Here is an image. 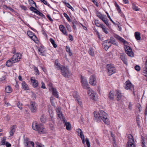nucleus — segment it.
Returning <instances> with one entry per match:
<instances>
[{
    "instance_id": "nucleus-15",
    "label": "nucleus",
    "mask_w": 147,
    "mask_h": 147,
    "mask_svg": "<svg viewBox=\"0 0 147 147\" xmlns=\"http://www.w3.org/2000/svg\"><path fill=\"white\" fill-rule=\"evenodd\" d=\"M120 58L123 61V63L127 65L128 63L127 62V60L125 57V55L124 53H122L120 54Z\"/></svg>"
},
{
    "instance_id": "nucleus-62",
    "label": "nucleus",
    "mask_w": 147,
    "mask_h": 147,
    "mask_svg": "<svg viewBox=\"0 0 147 147\" xmlns=\"http://www.w3.org/2000/svg\"><path fill=\"white\" fill-rule=\"evenodd\" d=\"M47 17L48 19L51 22H52L53 21V20L51 18L49 15H47Z\"/></svg>"
},
{
    "instance_id": "nucleus-29",
    "label": "nucleus",
    "mask_w": 147,
    "mask_h": 147,
    "mask_svg": "<svg viewBox=\"0 0 147 147\" xmlns=\"http://www.w3.org/2000/svg\"><path fill=\"white\" fill-rule=\"evenodd\" d=\"M134 35L136 39L138 40H139L141 39V37L140 36V34L138 32H135Z\"/></svg>"
},
{
    "instance_id": "nucleus-56",
    "label": "nucleus",
    "mask_w": 147,
    "mask_h": 147,
    "mask_svg": "<svg viewBox=\"0 0 147 147\" xmlns=\"http://www.w3.org/2000/svg\"><path fill=\"white\" fill-rule=\"evenodd\" d=\"M66 27L67 30L69 32H71V29L70 26L69 24L66 25Z\"/></svg>"
},
{
    "instance_id": "nucleus-53",
    "label": "nucleus",
    "mask_w": 147,
    "mask_h": 147,
    "mask_svg": "<svg viewBox=\"0 0 147 147\" xmlns=\"http://www.w3.org/2000/svg\"><path fill=\"white\" fill-rule=\"evenodd\" d=\"M66 6L69 8L71 9L72 11L74 10V8L70 5L69 3H66Z\"/></svg>"
},
{
    "instance_id": "nucleus-16",
    "label": "nucleus",
    "mask_w": 147,
    "mask_h": 147,
    "mask_svg": "<svg viewBox=\"0 0 147 147\" xmlns=\"http://www.w3.org/2000/svg\"><path fill=\"white\" fill-rule=\"evenodd\" d=\"M100 19L107 26H109V24L108 23L107 18L105 15L103 14Z\"/></svg>"
},
{
    "instance_id": "nucleus-28",
    "label": "nucleus",
    "mask_w": 147,
    "mask_h": 147,
    "mask_svg": "<svg viewBox=\"0 0 147 147\" xmlns=\"http://www.w3.org/2000/svg\"><path fill=\"white\" fill-rule=\"evenodd\" d=\"M72 23V27L75 30H76L77 28L76 26L78 24V22L77 21L76 19H74L73 20Z\"/></svg>"
},
{
    "instance_id": "nucleus-46",
    "label": "nucleus",
    "mask_w": 147,
    "mask_h": 147,
    "mask_svg": "<svg viewBox=\"0 0 147 147\" xmlns=\"http://www.w3.org/2000/svg\"><path fill=\"white\" fill-rule=\"evenodd\" d=\"M115 6L116 7V9L119 13H121V9L119 5L116 3L115 4Z\"/></svg>"
},
{
    "instance_id": "nucleus-55",
    "label": "nucleus",
    "mask_w": 147,
    "mask_h": 147,
    "mask_svg": "<svg viewBox=\"0 0 147 147\" xmlns=\"http://www.w3.org/2000/svg\"><path fill=\"white\" fill-rule=\"evenodd\" d=\"M30 9L31 11H33L35 13V12H36L37 11V9H36L35 7L31 6L30 8Z\"/></svg>"
},
{
    "instance_id": "nucleus-36",
    "label": "nucleus",
    "mask_w": 147,
    "mask_h": 147,
    "mask_svg": "<svg viewBox=\"0 0 147 147\" xmlns=\"http://www.w3.org/2000/svg\"><path fill=\"white\" fill-rule=\"evenodd\" d=\"M109 98L111 100H113L114 98L113 91H111L109 95Z\"/></svg>"
},
{
    "instance_id": "nucleus-27",
    "label": "nucleus",
    "mask_w": 147,
    "mask_h": 147,
    "mask_svg": "<svg viewBox=\"0 0 147 147\" xmlns=\"http://www.w3.org/2000/svg\"><path fill=\"white\" fill-rule=\"evenodd\" d=\"M22 88L25 90H29V87L25 81H23L22 83Z\"/></svg>"
},
{
    "instance_id": "nucleus-18",
    "label": "nucleus",
    "mask_w": 147,
    "mask_h": 147,
    "mask_svg": "<svg viewBox=\"0 0 147 147\" xmlns=\"http://www.w3.org/2000/svg\"><path fill=\"white\" fill-rule=\"evenodd\" d=\"M45 48L43 46H41L38 49V54L39 55H44L45 51Z\"/></svg>"
},
{
    "instance_id": "nucleus-23",
    "label": "nucleus",
    "mask_w": 147,
    "mask_h": 147,
    "mask_svg": "<svg viewBox=\"0 0 147 147\" xmlns=\"http://www.w3.org/2000/svg\"><path fill=\"white\" fill-rule=\"evenodd\" d=\"M15 63V62L13 59H12V58H11L6 61V65L7 66L10 67L12 65L13 63Z\"/></svg>"
},
{
    "instance_id": "nucleus-33",
    "label": "nucleus",
    "mask_w": 147,
    "mask_h": 147,
    "mask_svg": "<svg viewBox=\"0 0 147 147\" xmlns=\"http://www.w3.org/2000/svg\"><path fill=\"white\" fill-rule=\"evenodd\" d=\"M102 43H103L104 45H107V46L109 47H111V45L110 42L108 40H106L103 41L102 42Z\"/></svg>"
},
{
    "instance_id": "nucleus-21",
    "label": "nucleus",
    "mask_w": 147,
    "mask_h": 147,
    "mask_svg": "<svg viewBox=\"0 0 147 147\" xmlns=\"http://www.w3.org/2000/svg\"><path fill=\"white\" fill-rule=\"evenodd\" d=\"M16 125H13L10 127V130L9 132L10 136H12L13 135L16 130Z\"/></svg>"
},
{
    "instance_id": "nucleus-17",
    "label": "nucleus",
    "mask_w": 147,
    "mask_h": 147,
    "mask_svg": "<svg viewBox=\"0 0 147 147\" xmlns=\"http://www.w3.org/2000/svg\"><path fill=\"white\" fill-rule=\"evenodd\" d=\"M31 83L32 84V85L34 87H36L38 84V81L36 80L34 77H31L30 78Z\"/></svg>"
},
{
    "instance_id": "nucleus-38",
    "label": "nucleus",
    "mask_w": 147,
    "mask_h": 147,
    "mask_svg": "<svg viewBox=\"0 0 147 147\" xmlns=\"http://www.w3.org/2000/svg\"><path fill=\"white\" fill-rule=\"evenodd\" d=\"M89 54L91 56H93L94 55V52L93 49L92 48H90L89 50Z\"/></svg>"
},
{
    "instance_id": "nucleus-40",
    "label": "nucleus",
    "mask_w": 147,
    "mask_h": 147,
    "mask_svg": "<svg viewBox=\"0 0 147 147\" xmlns=\"http://www.w3.org/2000/svg\"><path fill=\"white\" fill-rule=\"evenodd\" d=\"M136 121L137 123V124L138 127L140 128V118L138 116H137L136 117Z\"/></svg>"
},
{
    "instance_id": "nucleus-26",
    "label": "nucleus",
    "mask_w": 147,
    "mask_h": 147,
    "mask_svg": "<svg viewBox=\"0 0 147 147\" xmlns=\"http://www.w3.org/2000/svg\"><path fill=\"white\" fill-rule=\"evenodd\" d=\"M54 65L55 66V67L57 68L58 70H61L63 68V67L64 66L61 65L59 63H57L56 61Z\"/></svg>"
},
{
    "instance_id": "nucleus-7",
    "label": "nucleus",
    "mask_w": 147,
    "mask_h": 147,
    "mask_svg": "<svg viewBox=\"0 0 147 147\" xmlns=\"http://www.w3.org/2000/svg\"><path fill=\"white\" fill-rule=\"evenodd\" d=\"M57 115L60 119L61 120L65 122V119L62 113V111H61V108L60 107H57L55 109Z\"/></svg>"
},
{
    "instance_id": "nucleus-42",
    "label": "nucleus",
    "mask_w": 147,
    "mask_h": 147,
    "mask_svg": "<svg viewBox=\"0 0 147 147\" xmlns=\"http://www.w3.org/2000/svg\"><path fill=\"white\" fill-rule=\"evenodd\" d=\"M75 100L81 106L82 105V100L80 98H76Z\"/></svg>"
},
{
    "instance_id": "nucleus-57",
    "label": "nucleus",
    "mask_w": 147,
    "mask_h": 147,
    "mask_svg": "<svg viewBox=\"0 0 147 147\" xmlns=\"http://www.w3.org/2000/svg\"><path fill=\"white\" fill-rule=\"evenodd\" d=\"M135 69L137 71H139L140 69V68L139 66L136 65L134 67Z\"/></svg>"
},
{
    "instance_id": "nucleus-25",
    "label": "nucleus",
    "mask_w": 147,
    "mask_h": 147,
    "mask_svg": "<svg viewBox=\"0 0 147 147\" xmlns=\"http://www.w3.org/2000/svg\"><path fill=\"white\" fill-rule=\"evenodd\" d=\"M65 120V122H63L65 123V125L66 126V129L68 130H70L71 129V125L70 123L69 122H67Z\"/></svg>"
},
{
    "instance_id": "nucleus-43",
    "label": "nucleus",
    "mask_w": 147,
    "mask_h": 147,
    "mask_svg": "<svg viewBox=\"0 0 147 147\" xmlns=\"http://www.w3.org/2000/svg\"><path fill=\"white\" fill-rule=\"evenodd\" d=\"M134 56V53L132 51L131 48L129 47V57H133Z\"/></svg>"
},
{
    "instance_id": "nucleus-58",
    "label": "nucleus",
    "mask_w": 147,
    "mask_h": 147,
    "mask_svg": "<svg viewBox=\"0 0 147 147\" xmlns=\"http://www.w3.org/2000/svg\"><path fill=\"white\" fill-rule=\"evenodd\" d=\"M22 105L21 103L20 102H18L17 103V106L21 110H22Z\"/></svg>"
},
{
    "instance_id": "nucleus-30",
    "label": "nucleus",
    "mask_w": 147,
    "mask_h": 147,
    "mask_svg": "<svg viewBox=\"0 0 147 147\" xmlns=\"http://www.w3.org/2000/svg\"><path fill=\"white\" fill-rule=\"evenodd\" d=\"M5 91L6 92L9 93L12 92V89L10 86H8L5 87Z\"/></svg>"
},
{
    "instance_id": "nucleus-20",
    "label": "nucleus",
    "mask_w": 147,
    "mask_h": 147,
    "mask_svg": "<svg viewBox=\"0 0 147 147\" xmlns=\"http://www.w3.org/2000/svg\"><path fill=\"white\" fill-rule=\"evenodd\" d=\"M145 66L143 68L142 74L145 76L147 77V59L145 62Z\"/></svg>"
},
{
    "instance_id": "nucleus-12",
    "label": "nucleus",
    "mask_w": 147,
    "mask_h": 147,
    "mask_svg": "<svg viewBox=\"0 0 147 147\" xmlns=\"http://www.w3.org/2000/svg\"><path fill=\"white\" fill-rule=\"evenodd\" d=\"M129 147H136L133 137L131 134H129Z\"/></svg>"
},
{
    "instance_id": "nucleus-6",
    "label": "nucleus",
    "mask_w": 147,
    "mask_h": 147,
    "mask_svg": "<svg viewBox=\"0 0 147 147\" xmlns=\"http://www.w3.org/2000/svg\"><path fill=\"white\" fill-rule=\"evenodd\" d=\"M81 82L82 84V86L85 89H88L90 87L88 86V84L86 78L84 76H81Z\"/></svg>"
},
{
    "instance_id": "nucleus-3",
    "label": "nucleus",
    "mask_w": 147,
    "mask_h": 147,
    "mask_svg": "<svg viewBox=\"0 0 147 147\" xmlns=\"http://www.w3.org/2000/svg\"><path fill=\"white\" fill-rule=\"evenodd\" d=\"M114 36L118 40L123 43L124 45V48L125 52L129 56V46L127 45H128V42L124 39L117 35L116 34Z\"/></svg>"
},
{
    "instance_id": "nucleus-45",
    "label": "nucleus",
    "mask_w": 147,
    "mask_h": 147,
    "mask_svg": "<svg viewBox=\"0 0 147 147\" xmlns=\"http://www.w3.org/2000/svg\"><path fill=\"white\" fill-rule=\"evenodd\" d=\"M132 7L133 9L135 11H138L139 10V9L138 8V7L137 6H136L134 4H132Z\"/></svg>"
},
{
    "instance_id": "nucleus-47",
    "label": "nucleus",
    "mask_w": 147,
    "mask_h": 147,
    "mask_svg": "<svg viewBox=\"0 0 147 147\" xmlns=\"http://www.w3.org/2000/svg\"><path fill=\"white\" fill-rule=\"evenodd\" d=\"M34 70L35 71V74L36 75H38L39 74V71L38 68L36 67H34Z\"/></svg>"
},
{
    "instance_id": "nucleus-2",
    "label": "nucleus",
    "mask_w": 147,
    "mask_h": 147,
    "mask_svg": "<svg viewBox=\"0 0 147 147\" xmlns=\"http://www.w3.org/2000/svg\"><path fill=\"white\" fill-rule=\"evenodd\" d=\"M32 127L33 129L37 131L39 133H45V128L43 125L40 123H33L32 125Z\"/></svg>"
},
{
    "instance_id": "nucleus-63",
    "label": "nucleus",
    "mask_w": 147,
    "mask_h": 147,
    "mask_svg": "<svg viewBox=\"0 0 147 147\" xmlns=\"http://www.w3.org/2000/svg\"><path fill=\"white\" fill-rule=\"evenodd\" d=\"M30 142H26L24 144L25 145V147H30V145L29 144H30Z\"/></svg>"
},
{
    "instance_id": "nucleus-31",
    "label": "nucleus",
    "mask_w": 147,
    "mask_h": 147,
    "mask_svg": "<svg viewBox=\"0 0 147 147\" xmlns=\"http://www.w3.org/2000/svg\"><path fill=\"white\" fill-rule=\"evenodd\" d=\"M111 43V45L113 44L115 45H117V43L115 40V39L113 37H111L110 38V40H109Z\"/></svg>"
},
{
    "instance_id": "nucleus-51",
    "label": "nucleus",
    "mask_w": 147,
    "mask_h": 147,
    "mask_svg": "<svg viewBox=\"0 0 147 147\" xmlns=\"http://www.w3.org/2000/svg\"><path fill=\"white\" fill-rule=\"evenodd\" d=\"M73 95L74 97L75 98V100L76 98H78L79 97L78 96L77 94V92H74L73 94Z\"/></svg>"
},
{
    "instance_id": "nucleus-1",
    "label": "nucleus",
    "mask_w": 147,
    "mask_h": 147,
    "mask_svg": "<svg viewBox=\"0 0 147 147\" xmlns=\"http://www.w3.org/2000/svg\"><path fill=\"white\" fill-rule=\"evenodd\" d=\"M94 120L97 122H100L102 120L104 123L107 124H109V121L107 117V113L103 110H100L98 112H94Z\"/></svg>"
},
{
    "instance_id": "nucleus-49",
    "label": "nucleus",
    "mask_w": 147,
    "mask_h": 147,
    "mask_svg": "<svg viewBox=\"0 0 147 147\" xmlns=\"http://www.w3.org/2000/svg\"><path fill=\"white\" fill-rule=\"evenodd\" d=\"M6 140V138L5 137H3V139L1 141V144L3 145H5L6 144L5 140Z\"/></svg>"
},
{
    "instance_id": "nucleus-37",
    "label": "nucleus",
    "mask_w": 147,
    "mask_h": 147,
    "mask_svg": "<svg viewBox=\"0 0 147 147\" xmlns=\"http://www.w3.org/2000/svg\"><path fill=\"white\" fill-rule=\"evenodd\" d=\"M124 87L125 89H129V80H127L124 83Z\"/></svg>"
},
{
    "instance_id": "nucleus-4",
    "label": "nucleus",
    "mask_w": 147,
    "mask_h": 147,
    "mask_svg": "<svg viewBox=\"0 0 147 147\" xmlns=\"http://www.w3.org/2000/svg\"><path fill=\"white\" fill-rule=\"evenodd\" d=\"M61 74L63 76L66 78H68L72 75L71 71H69V68L64 66L63 67V68L61 70Z\"/></svg>"
},
{
    "instance_id": "nucleus-44",
    "label": "nucleus",
    "mask_w": 147,
    "mask_h": 147,
    "mask_svg": "<svg viewBox=\"0 0 147 147\" xmlns=\"http://www.w3.org/2000/svg\"><path fill=\"white\" fill-rule=\"evenodd\" d=\"M63 15L69 22L71 21L69 17L68 16L67 14H66L65 13H63Z\"/></svg>"
},
{
    "instance_id": "nucleus-64",
    "label": "nucleus",
    "mask_w": 147,
    "mask_h": 147,
    "mask_svg": "<svg viewBox=\"0 0 147 147\" xmlns=\"http://www.w3.org/2000/svg\"><path fill=\"white\" fill-rule=\"evenodd\" d=\"M5 145H6V147H10L11 146V144L7 142H6V144Z\"/></svg>"
},
{
    "instance_id": "nucleus-59",
    "label": "nucleus",
    "mask_w": 147,
    "mask_h": 147,
    "mask_svg": "<svg viewBox=\"0 0 147 147\" xmlns=\"http://www.w3.org/2000/svg\"><path fill=\"white\" fill-rule=\"evenodd\" d=\"M102 45L103 47H104V49L105 50H107L109 48V47L108 46H107V45H104V44L102 43Z\"/></svg>"
},
{
    "instance_id": "nucleus-32",
    "label": "nucleus",
    "mask_w": 147,
    "mask_h": 147,
    "mask_svg": "<svg viewBox=\"0 0 147 147\" xmlns=\"http://www.w3.org/2000/svg\"><path fill=\"white\" fill-rule=\"evenodd\" d=\"M65 49L66 52L69 54V55L70 56L72 55V53L71 51L70 48L68 46H66L65 47Z\"/></svg>"
},
{
    "instance_id": "nucleus-48",
    "label": "nucleus",
    "mask_w": 147,
    "mask_h": 147,
    "mask_svg": "<svg viewBox=\"0 0 147 147\" xmlns=\"http://www.w3.org/2000/svg\"><path fill=\"white\" fill-rule=\"evenodd\" d=\"M96 16L99 18L100 19L101 17L103 15V14H102L100 12L97 11L96 12Z\"/></svg>"
},
{
    "instance_id": "nucleus-11",
    "label": "nucleus",
    "mask_w": 147,
    "mask_h": 147,
    "mask_svg": "<svg viewBox=\"0 0 147 147\" xmlns=\"http://www.w3.org/2000/svg\"><path fill=\"white\" fill-rule=\"evenodd\" d=\"M89 83L91 85L95 86L96 84V77L94 75L91 76L89 78Z\"/></svg>"
},
{
    "instance_id": "nucleus-34",
    "label": "nucleus",
    "mask_w": 147,
    "mask_h": 147,
    "mask_svg": "<svg viewBox=\"0 0 147 147\" xmlns=\"http://www.w3.org/2000/svg\"><path fill=\"white\" fill-rule=\"evenodd\" d=\"M49 41L52 44L54 48H56L57 47V45L55 44V41L52 38H50L49 39Z\"/></svg>"
},
{
    "instance_id": "nucleus-5",
    "label": "nucleus",
    "mask_w": 147,
    "mask_h": 147,
    "mask_svg": "<svg viewBox=\"0 0 147 147\" xmlns=\"http://www.w3.org/2000/svg\"><path fill=\"white\" fill-rule=\"evenodd\" d=\"M107 72L109 75L111 76L116 72V70L113 65L108 64L107 65Z\"/></svg>"
},
{
    "instance_id": "nucleus-13",
    "label": "nucleus",
    "mask_w": 147,
    "mask_h": 147,
    "mask_svg": "<svg viewBox=\"0 0 147 147\" xmlns=\"http://www.w3.org/2000/svg\"><path fill=\"white\" fill-rule=\"evenodd\" d=\"M77 130V132L78 133V136L81 138L83 144H84L85 143L84 140V137L83 135L82 131L80 129H78Z\"/></svg>"
},
{
    "instance_id": "nucleus-19",
    "label": "nucleus",
    "mask_w": 147,
    "mask_h": 147,
    "mask_svg": "<svg viewBox=\"0 0 147 147\" xmlns=\"http://www.w3.org/2000/svg\"><path fill=\"white\" fill-rule=\"evenodd\" d=\"M59 28L60 30L64 35L67 36V31L65 27L62 25H60L59 26Z\"/></svg>"
},
{
    "instance_id": "nucleus-39",
    "label": "nucleus",
    "mask_w": 147,
    "mask_h": 147,
    "mask_svg": "<svg viewBox=\"0 0 147 147\" xmlns=\"http://www.w3.org/2000/svg\"><path fill=\"white\" fill-rule=\"evenodd\" d=\"M35 13L42 18H45V16L38 10H37L36 12H35Z\"/></svg>"
},
{
    "instance_id": "nucleus-50",
    "label": "nucleus",
    "mask_w": 147,
    "mask_h": 147,
    "mask_svg": "<svg viewBox=\"0 0 147 147\" xmlns=\"http://www.w3.org/2000/svg\"><path fill=\"white\" fill-rule=\"evenodd\" d=\"M130 89L131 90H134V86L129 81V90Z\"/></svg>"
},
{
    "instance_id": "nucleus-8",
    "label": "nucleus",
    "mask_w": 147,
    "mask_h": 147,
    "mask_svg": "<svg viewBox=\"0 0 147 147\" xmlns=\"http://www.w3.org/2000/svg\"><path fill=\"white\" fill-rule=\"evenodd\" d=\"M88 90V93L90 98L93 100H95L97 96L96 93L90 88Z\"/></svg>"
},
{
    "instance_id": "nucleus-14",
    "label": "nucleus",
    "mask_w": 147,
    "mask_h": 147,
    "mask_svg": "<svg viewBox=\"0 0 147 147\" xmlns=\"http://www.w3.org/2000/svg\"><path fill=\"white\" fill-rule=\"evenodd\" d=\"M49 90L52 91L53 95L55 97L57 98H58L59 95L58 94V92L57 91L56 89L53 88L52 86H51L50 87Z\"/></svg>"
},
{
    "instance_id": "nucleus-61",
    "label": "nucleus",
    "mask_w": 147,
    "mask_h": 147,
    "mask_svg": "<svg viewBox=\"0 0 147 147\" xmlns=\"http://www.w3.org/2000/svg\"><path fill=\"white\" fill-rule=\"evenodd\" d=\"M21 8L22 9L25 11H26L27 9V7L24 5H21L20 6Z\"/></svg>"
},
{
    "instance_id": "nucleus-9",
    "label": "nucleus",
    "mask_w": 147,
    "mask_h": 147,
    "mask_svg": "<svg viewBox=\"0 0 147 147\" xmlns=\"http://www.w3.org/2000/svg\"><path fill=\"white\" fill-rule=\"evenodd\" d=\"M29 107L32 112L33 113L36 112V104L35 102H30Z\"/></svg>"
},
{
    "instance_id": "nucleus-24",
    "label": "nucleus",
    "mask_w": 147,
    "mask_h": 147,
    "mask_svg": "<svg viewBox=\"0 0 147 147\" xmlns=\"http://www.w3.org/2000/svg\"><path fill=\"white\" fill-rule=\"evenodd\" d=\"M116 93V96H117V100L118 101L120 100L122 96L121 94L120 91L119 90H116L115 91Z\"/></svg>"
},
{
    "instance_id": "nucleus-52",
    "label": "nucleus",
    "mask_w": 147,
    "mask_h": 147,
    "mask_svg": "<svg viewBox=\"0 0 147 147\" xmlns=\"http://www.w3.org/2000/svg\"><path fill=\"white\" fill-rule=\"evenodd\" d=\"M95 24L98 27H100L101 28L102 26H103V24H100L98 23V22L95 21Z\"/></svg>"
},
{
    "instance_id": "nucleus-35",
    "label": "nucleus",
    "mask_w": 147,
    "mask_h": 147,
    "mask_svg": "<svg viewBox=\"0 0 147 147\" xmlns=\"http://www.w3.org/2000/svg\"><path fill=\"white\" fill-rule=\"evenodd\" d=\"M40 121L42 123H45L46 121V119L44 114L42 115L40 118Z\"/></svg>"
},
{
    "instance_id": "nucleus-60",
    "label": "nucleus",
    "mask_w": 147,
    "mask_h": 147,
    "mask_svg": "<svg viewBox=\"0 0 147 147\" xmlns=\"http://www.w3.org/2000/svg\"><path fill=\"white\" fill-rule=\"evenodd\" d=\"M29 139L28 138H25L24 139V144L26 143V142H29Z\"/></svg>"
},
{
    "instance_id": "nucleus-22",
    "label": "nucleus",
    "mask_w": 147,
    "mask_h": 147,
    "mask_svg": "<svg viewBox=\"0 0 147 147\" xmlns=\"http://www.w3.org/2000/svg\"><path fill=\"white\" fill-rule=\"evenodd\" d=\"M27 34L28 35L32 40H34V38H36V36L31 31H28Z\"/></svg>"
},
{
    "instance_id": "nucleus-10",
    "label": "nucleus",
    "mask_w": 147,
    "mask_h": 147,
    "mask_svg": "<svg viewBox=\"0 0 147 147\" xmlns=\"http://www.w3.org/2000/svg\"><path fill=\"white\" fill-rule=\"evenodd\" d=\"M21 55L20 53H16L12 57V59L15 62L19 61L21 58Z\"/></svg>"
},
{
    "instance_id": "nucleus-54",
    "label": "nucleus",
    "mask_w": 147,
    "mask_h": 147,
    "mask_svg": "<svg viewBox=\"0 0 147 147\" xmlns=\"http://www.w3.org/2000/svg\"><path fill=\"white\" fill-rule=\"evenodd\" d=\"M85 141L88 147H90V143L89 141V140L88 138H86Z\"/></svg>"
},
{
    "instance_id": "nucleus-41",
    "label": "nucleus",
    "mask_w": 147,
    "mask_h": 147,
    "mask_svg": "<svg viewBox=\"0 0 147 147\" xmlns=\"http://www.w3.org/2000/svg\"><path fill=\"white\" fill-rule=\"evenodd\" d=\"M103 32L106 34H107L108 33V31L107 29L105 28V26L104 25L103 26H102V27L101 28Z\"/></svg>"
}]
</instances>
